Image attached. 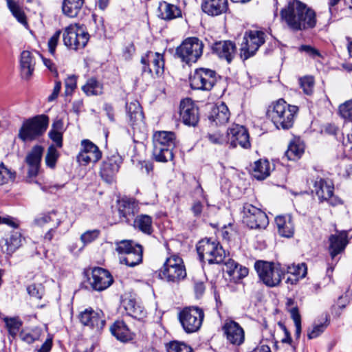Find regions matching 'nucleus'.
Masks as SVG:
<instances>
[{"instance_id":"nucleus-1","label":"nucleus","mask_w":352,"mask_h":352,"mask_svg":"<svg viewBox=\"0 0 352 352\" xmlns=\"http://www.w3.org/2000/svg\"><path fill=\"white\" fill-rule=\"evenodd\" d=\"M298 111L297 106L280 99L269 107L267 114L277 129L287 130L293 126Z\"/></svg>"},{"instance_id":"nucleus-2","label":"nucleus","mask_w":352,"mask_h":352,"mask_svg":"<svg viewBox=\"0 0 352 352\" xmlns=\"http://www.w3.org/2000/svg\"><path fill=\"white\" fill-rule=\"evenodd\" d=\"M280 14L281 20L292 30L298 31L306 28L308 8L300 1H289Z\"/></svg>"},{"instance_id":"nucleus-3","label":"nucleus","mask_w":352,"mask_h":352,"mask_svg":"<svg viewBox=\"0 0 352 352\" xmlns=\"http://www.w3.org/2000/svg\"><path fill=\"white\" fill-rule=\"evenodd\" d=\"M176 145L173 132L158 131L153 136V155L157 162H166L173 159V150Z\"/></svg>"},{"instance_id":"nucleus-4","label":"nucleus","mask_w":352,"mask_h":352,"mask_svg":"<svg viewBox=\"0 0 352 352\" xmlns=\"http://www.w3.org/2000/svg\"><path fill=\"white\" fill-rule=\"evenodd\" d=\"M254 267L260 280L270 287L279 285L285 274V269L278 263L258 261L255 263Z\"/></svg>"},{"instance_id":"nucleus-5","label":"nucleus","mask_w":352,"mask_h":352,"mask_svg":"<svg viewBox=\"0 0 352 352\" xmlns=\"http://www.w3.org/2000/svg\"><path fill=\"white\" fill-rule=\"evenodd\" d=\"M311 192L316 195L320 203L327 202L332 207L344 204V201L334 195V184L329 179L318 176L313 182Z\"/></svg>"},{"instance_id":"nucleus-6","label":"nucleus","mask_w":352,"mask_h":352,"mask_svg":"<svg viewBox=\"0 0 352 352\" xmlns=\"http://www.w3.org/2000/svg\"><path fill=\"white\" fill-rule=\"evenodd\" d=\"M197 251L201 261L206 260L208 263H221L226 258V251L215 239H204L197 245Z\"/></svg>"},{"instance_id":"nucleus-7","label":"nucleus","mask_w":352,"mask_h":352,"mask_svg":"<svg viewBox=\"0 0 352 352\" xmlns=\"http://www.w3.org/2000/svg\"><path fill=\"white\" fill-rule=\"evenodd\" d=\"M49 118L39 115L25 120L19 130V138L23 142L32 141L41 136L46 131Z\"/></svg>"},{"instance_id":"nucleus-8","label":"nucleus","mask_w":352,"mask_h":352,"mask_svg":"<svg viewBox=\"0 0 352 352\" xmlns=\"http://www.w3.org/2000/svg\"><path fill=\"white\" fill-rule=\"evenodd\" d=\"M158 276L169 283H177L186 276L183 260L178 255L173 254L166 258Z\"/></svg>"},{"instance_id":"nucleus-9","label":"nucleus","mask_w":352,"mask_h":352,"mask_svg":"<svg viewBox=\"0 0 352 352\" xmlns=\"http://www.w3.org/2000/svg\"><path fill=\"white\" fill-rule=\"evenodd\" d=\"M204 43L197 37L185 39L176 48V55L187 64L195 63L203 54Z\"/></svg>"},{"instance_id":"nucleus-10","label":"nucleus","mask_w":352,"mask_h":352,"mask_svg":"<svg viewBox=\"0 0 352 352\" xmlns=\"http://www.w3.org/2000/svg\"><path fill=\"white\" fill-rule=\"evenodd\" d=\"M204 318V311L197 307H186L179 314V322L184 330L188 333L199 331Z\"/></svg>"},{"instance_id":"nucleus-11","label":"nucleus","mask_w":352,"mask_h":352,"mask_svg":"<svg viewBox=\"0 0 352 352\" xmlns=\"http://www.w3.org/2000/svg\"><path fill=\"white\" fill-rule=\"evenodd\" d=\"M64 44L73 50L81 49L87 45L89 35L83 27L75 23L67 27L63 35Z\"/></svg>"},{"instance_id":"nucleus-12","label":"nucleus","mask_w":352,"mask_h":352,"mask_svg":"<svg viewBox=\"0 0 352 352\" xmlns=\"http://www.w3.org/2000/svg\"><path fill=\"white\" fill-rule=\"evenodd\" d=\"M217 81V74L214 70L200 67L196 69L190 77V87L193 89L210 91Z\"/></svg>"},{"instance_id":"nucleus-13","label":"nucleus","mask_w":352,"mask_h":352,"mask_svg":"<svg viewBox=\"0 0 352 352\" xmlns=\"http://www.w3.org/2000/svg\"><path fill=\"white\" fill-rule=\"evenodd\" d=\"M265 42V33L258 30H250L245 33L241 45V56L244 60L254 56Z\"/></svg>"},{"instance_id":"nucleus-14","label":"nucleus","mask_w":352,"mask_h":352,"mask_svg":"<svg viewBox=\"0 0 352 352\" xmlns=\"http://www.w3.org/2000/svg\"><path fill=\"white\" fill-rule=\"evenodd\" d=\"M242 212L243 222L251 229H263L268 225L267 214L253 205L245 204Z\"/></svg>"},{"instance_id":"nucleus-15","label":"nucleus","mask_w":352,"mask_h":352,"mask_svg":"<svg viewBox=\"0 0 352 352\" xmlns=\"http://www.w3.org/2000/svg\"><path fill=\"white\" fill-rule=\"evenodd\" d=\"M141 63L143 65L142 73H148L153 76V69L156 76H160L164 72V56L158 52H148L142 57Z\"/></svg>"},{"instance_id":"nucleus-16","label":"nucleus","mask_w":352,"mask_h":352,"mask_svg":"<svg viewBox=\"0 0 352 352\" xmlns=\"http://www.w3.org/2000/svg\"><path fill=\"white\" fill-rule=\"evenodd\" d=\"M227 142L232 147L240 146L243 148L250 147L248 130L242 125L233 124L227 131Z\"/></svg>"},{"instance_id":"nucleus-17","label":"nucleus","mask_w":352,"mask_h":352,"mask_svg":"<svg viewBox=\"0 0 352 352\" xmlns=\"http://www.w3.org/2000/svg\"><path fill=\"white\" fill-rule=\"evenodd\" d=\"M91 287L98 292L107 289L113 282L111 273L102 267H95L91 272V276L88 278Z\"/></svg>"},{"instance_id":"nucleus-18","label":"nucleus","mask_w":352,"mask_h":352,"mask_svg":"<svg viewBox=\"0 0 352 352\" xmlns=\"http://www.w3.org/2000/svg\"><path fill=\"white\" fill-rule=\"evenodd\" d=\"M179 115L182 122L187 126H195L199 122V109L195 103L190 98L181 101Z\"/></svg>"},{"instance_id":"nucleus-19","label":"nucleus","mask_w":352,"mask_h":352,"mask_svg":"<svg viewBox=\"0 0 352 352\" xmlns=\"http://www.w3.org/2000/svg\"><path fill=\"white\" fill-rule=\"evenodd\" d=\"M81 151L77 156L78 162L82 165L97 162L102 156L98 147L88 140H83L81 142Z\"/></svg>"},{"instance_id":"nucleus-20","label":"nucleus","mask_w":352,"mask_h":352,"mask_svg":"<svg viewBox=\"0 0 352 352\" xmlns=\"http://www.w3.org/2000/svg\"><path fill=\"white\" fill-rule=\"evenodd\" d=\"M80 322L96 331L101 330L104 324L105 320L101 311H94L92 309H86L79 314Z\"/></svg>"},{"instance_id":"nucleus-21","label":"nucleus","mask_w":352,"mask_h":352,"mask_svg":"<svg viewBox=\"0 0 352 352\" xmlns=\"http://www.w3.org/2000/svg\"><path fill=\"white\" fill-rule=\"evenodd\" d=\"M223 330L230 344L239 346L244 342V331L237 322L233 320L226 322L223 326Z\"/></svg>"},{"instance_id":"nucleus-22","label":"nucleus","mask_w":352,"mask_h":352,"mask_svg":"<svg viewBox=\"0 0 352 352\" xmlns=\"http://www.w3.org/2000/svg\"><path fill=\"white\" fill-rule=\"evenodd\" d=\"M43 148L41 146L36 145L25 157V162L29 166L28 176L34 177L37 175L43 156Z\"/></svg>"},{"instance_id":"nucleus-23","label":"nucleus","mask_w":352,"mask_h":352,"mask_svg":"<svg viewBox=\"0 0 352 352\" xmlns=\"http://www.w3.org/2000/svg\"><path fill=\"white\" fill-rule=\"evenodd\" d=\"M138 212V204L133 200H121L118 204V213L120 221L131 224L135 215Z\"/></svg>"},{"instance_id":"nucleus-24","label":"nucleus","mask_w":352,"mask_h":352,"mask_svg":"<svg viewBox=\"0 0 352 352\" xmlns=\"http://www.w3.org/2000/svg\"><path fill=\"white\" fill-rule=\"evenodd\" d=\"M347 236L348 234L346 231L338 232L329 236V251L333 259L344 250L348 243Z\"/></svg>"},{"instance_id":"nucleus-25","label":"nucleus","mask_w":352,"mask_h":352,"mask_svg":"<svg viewBox=\"0 0 352 352\" xmlns=\"http://www.w3.org/2000/svg\"><path fill=\"white\" fill-rule=\"evenodd\" d=\"M212 50L220 58H223L230 63L235 56L236 47L230 41H221L213 45Z\"/></svg>"},{"instance_id":"nucleus-26","label":"nucleus","mask_w":352,"mask_h":352,"mask_svg":"<svg viewBox=\"0 0 352 352\" xmlns=\"http://www.w3.org/2000/svg\"><path fill=\"white\" fill-rule=\"evenodd\" d=\"M25 239L18 230H12L10 234L1 241V248L8 254L11 255L22 245Z\"/></svg>"},{"instance_id":"nucleus-27","label":"nucleus","mask_w":352,"mask_h":352,"mask_svg":"<svg viewBox=\"0 0 352 352\" xmlns=\"http://www.w3.org/2000/svg\"><path fill=\"white\" fill-rule=\"evenodd\" d=\"M203 11L210 16H219L228 9V0H205L201 6Z\"/></svg>"},{"instance_id":"nucleus-28","label":"nucleus","mask_w":352,"mask_h":352,"mask_svg":"<svg viewBox=\"0 0 352 352\" xmlns=\"http://www.w3.org/2000/svg\"><path fill=\"white\" fill-rule=\"evenodd\" d=\"M157 16L163 20L170 21L181 17L182 11L180 8L175 5L166 1H162L159 3Z\"/></svg>"},{"instance_id":"nucleus-29","label":"nucleus","mask_w":352,"mask_h":352,"mask_svg":"<svg viewBox=\"0 0 352 352\" xmlns=\"http://www.w3.org/2000/svg\"><path fill=\"white\" fill-rule=\"evenodd\" d=\"M230 116V111L224 102L216 105L212 109L209 115V120L216 125L226 124Z\"/></svg>"},{"instance_id":"nucleus-30","label":"nucleus","mask_w":352,"mask_h":352,"mask_svg":"<svg viewBox=\"0 0 352 352\" xmlns=\"http://www.w3.org/2000/svg\"><path fill=\"white\" fill-rule=\"evenodd\" d=\"M197 190L200 194L202 200L194 199L190 205V211L196 219H200L205 210V205L210 206L208 195L205 193L200 184L198 185Z\"/></svg>"},{"instance_id":"nucleus-31","label":"nucleus","mask_w":352,"mask_h":352,"mask_svg":"<svg viewBox=\"0 0 352 352\" xmlns=\"http://www.w3.org/2000/svg\"><path fill=\"white\" fill-rule=\"evenodd\" d=\"M307 270V265L305 263L287 265L285 272L288 275L286 283L292 285L296 284L300 278L305 276Z\"/></svg>"},{"instance_id":"nucleus-32","label":"nucleus","mask_w":352,"mask_h":352,"mask_svg":"<svg viewBox=\"0 0 352 352\" xmlns=\"http://www.w3.org/2000/svg\"><path fill=\"white\" fill-rule=\"evenodd\" d=\"M110 331L118 340L126 342L131 340L133 338V333L122 320H116L111 326Z\"/></svg>"},{"instance_id":"nucleus-33","label":"nucleus","mask_w":352,"mask_h":352,"mask_svg":"<svg viewBox=\"0 0 352 352\" xmlns=\"http://www.w3.org/2000/svg\"><path fill=\"white\" fill-rule=\"evenodd\" d=\"M21 75L24 79H29L34 70L35 61L29 51H23L20 59Z\"/></svg>"},{"instance_id":"nucleus-34","label":"nucleus","mask_w":352,"mask_h":352,"mask_svg":"<svg viewBox=\"0 0 352 352\" xmlns=\"http://www.w3.org/2000/svg\"><path fill=\"white\" fill-rule=\"evenodd\" d=\"M120 159H109L103 162L100 170V175L107 182H111L113 176L120 168Z\"/></svg>"},{"instance_id":"nucleus-35","label":"nucleus","mask_w":352,"mask_h":352,"mask_svg":"<svg viewBox=\"0 0 352 352\" xmlns=\"http://www.w3.org/2000/svg\"><path fill=\"white\" fill-rule=\"evenodd\" d=\"M278 232L281 236L289 238L294 234V224L289 216H278L275 219Z\"/></svg>"},{"instance_id":"nucleus-36","label":"nucleus","mask_w":352,"mask_h":352,"mask_svg":"<svg viewBox=\"0 0 352 352\" xmlns=\"http://www.w3.org/2000/svg\"><path fill=\"white\" fill-rule=\"evenodd\" d=\"M252 175L258 180L266 179L270 174V164L267 160L254 162L251 170Z\"/></svg>"},{"instance_id":"nucleus-37","label":"nucleus","mask_w":352,"mask_h":352,"mask_svg":"<svg viewBox=\"0 0 352 352\" xmlns=\"http://www.w3.org/2000/svg\"><path fill=\"white\" fill-rule=\"evenodd\" d=\"M133 222V227L142 232L148 235L153 232V219L149 215H138Z\"/></svg>"},{"instance_id":"nucleus-38","label":"nucleus","mask_w":352,"mask_h":352,"mask_svg":"<svg viewBox=\"0 0 352 352\" xmlns=\"http://www.w3.org/2000/svg\"><path fill=\"white\" fill-rule=\"evenodd\" d=\"M84 3L85 0H63L62 11L68 17H76L80 12Z\"/></svg>"},{"instance_id":"nucleus-39","label":"nucleus","mask_w":352,"mask_h":352,"mask_svg":"<svg viewBox=\"0 0 352 352\" xmlns=\"http://www.w3.org/2000/svg\"><path fill=\"white\" fill-rule=\"evenodd\" d=\"M126 112L131 125L142 122L144 114L138 101L133 100L126 103Z\"/></svg>"},{"instance_id":"nucleus-40","label":"nucleus","mask_w":352,"mask_h":352,"mask_svg":"<svg viewBox=\"0 0 352 352\" xmlns=\"http://www.w3.org/2000/svg\"><path fill=\"white\" fill-rule=\"evenodd\" d=\"M142 253L143 249L142 245H136V248L131 253H129L125 257H120V263L131 267H135L142 263Z\"/></svg>"},{"instance_id":"nucleus-41","label":"nucleus","mask_w":352,"mask_h":352,"mask_svg":"<svg viewBox=\"0 0 352 352\" xmlns=\"http://www.w3.org/2000/svg\"><path fill=\"white\" fill-rule=\"evenodd\" d=\"M329 324V317L327 314H322L312 324V329L309 331V339L316 338L321 335Z\"/></svg>"},{"instance_id":"nucleus-42","label":"nucleus","mask_w":352,"mask_h":352,"mask_svg":"<svg viewBox=\"0 0 352 352\" xmlns=\"http://www.w3.org/2000/svg\"><path fill=\"white\" fill-rule=\"evenodd\" d=\"M285 305L286 309L294 322L296 336L298 338L301 333V318L298 309L296 306H294V300L292 298H287Z\"/></svg>"},{"instance_id":"nucleus-43","label":"nucleus","mask_w":352,"mask_h":352,"mask_svg":"<svg viewBox=\"0 0 352 352\" xmlns=\"http://www.w3.org/2000/svg\"><path fill=\"white\" fill-rule=\"evenodd\" d=\"M305 152V146L299 142L290 143L287 150L285 151L283 158L288 160L296 161L301 157Z\"/></svg>"},{"instance_id":"nucleus-44","label":"nucleus","mask_w":352,"mask_h":352,"mask_svg":"<svg viewBox=\"0 0 352 352\" xmlns=\"http://www.w3.org/2000/svg\"><path fill=\"white\" fill-rule=\"evenodd\" d=\"M82 90L88 96H98L102 93L103 85L94 78L87 80L86 84L82 86Z\"/></svg>"},{"instance_id":"nucleus-45","label":"nucleus","mask_w":352,"mask_h":352,"mask_svg":"<svg viewBox=\"0 0 352 352\" xmlns=\"http://www.w3.org/2000/svg\"><path fill=\"white\" fill-rule=\"evenodd\" d=\"M35 223L39 226H45L49 224L50 228L52 226L58 228L60 224V220L58 217L57 213L53 211L37 217L35 219Z\"/></svg>"},{"instance_id":"nucleus-46","label":"nucleus","mask_w":352,"mask_h":352,"mask_svg":"<svg viewBox=\"0 0 352 352\" xmlns=\"http://www.w3.org/2000/svg\"><path fill=\"white\" fill-rule=\"evenodd\" d=\"M136 245L132 241L122 240L116 243V250L119 255V261L120 257H125L129 253H131L136 248Z\"/></svg>"},{"instance_id":"nucleus-47","label":"nucleus","mask_w":352,"mask_h":352,"mask_svg":"<svg viewBox=\"0 0 352 352\" xmlns=\"http://www.w3.org/2000/svg\"><path fill=\"white\" fill-rule=\"evenodd\" d=\"M127 314L134 318L142 319L146 316V311L133 300H129L125 305Z\"/></svg>"},{"instance_id":"nucleus-48","label":"nucleus","mask_w":352,"mask_h":352,"mask_svg":"<svg viewBox=\"0 0 352 352\" xmlns=\"http://www.w3.org/2000/svg\"><path fill=\"white\" fill-rule=\"evenodd\" d=\"M7 5L13 16L23 25H27L25 13L20 6L14 0H6Z\"/></svg>"},{"instance_id":"nucleus-49","label":"nucleus","mask_w":352,"mask_h":352,"mask_svg":"<svg viewBox=\"0 0 352 352\" xmlns=\"http://www.w3.org/2000/svg\"><path fill=\"white\" fill-rule=\"evenodd\" d=\"M4 322L8 333L14 338L22 326V321L18 318H5Z\"/></svg>"},{"instance_id":"nucleus-50","label":"nucleus","mask_w":352,"mask_h":352,"mask_svg":"<svg viewBox=\"0 0 352 352\" xmlns=\"http://www.w3.org/2000/svg\"><path fill=\"white\" fill-rule=\"evenodd\" d=\"M63 126L61 121H57L53 124L52 129L49 132L51 140L56 143V146L61 148L63 146V135L59 131Z\"/></svg>"},{"instance_id":"nucleus-51","label":"nucleus","mask_w":352,"mask_h":352,"mask_svg":"<svg viewBox=\"0 0 352 352\" xmlns=\"http://www.w3.org/2000/svg\"><path fill=\"white\" fill-rule=\"evenodd\" d=\"M59 157L60 153L56 147L54 145L50 146L45 157L46 166L54 169L56 167V162Z\"/></svg>"},{"instance_id":"nucleus-52","label":"nucleus","mask_w":352,"mask_h":352,"mask_svg":"<svg viewBox=\"0 0 352 352\" xmlns=\"http://www.w3.org/2000/svg\"><path fill=\"white\" fill-rule=\"evenodd\" d=\"M42 331L40 329L36 328L31 331H22L20 334V338L23 342L28 344H32L40 339Z\"/></svg>"},{"instance_id":"nucleus-53","label":"nucleus","mask_w":352,"mask_h":352,"mask_svg":"<svg viewBox=\"0 0 352 352\" xmlns=\"http://www.w3.org/2000/svg\"><path fill=\"white\" fill-rule=\"evenodd\" d=\"M309 59H313L316 63L317 69H320L326 60L327 54L324 52H320L316 48L309 46Z\"/></svg>"},{"instance_id":"nucleus-54","label":"nucleus","mask_w":352,"mask_h":352,"mask_svg":"<svg viewBox=\"0 0 352 352\" xmlns=\"http://www.w3.org/2000/svg\"><path fill=\"white\" fill-rule=\"evenodd\" d=\"M167 352H192V349L184 342L173 341L168 344Z\"/></svg>"},{"instance_id":"nucleus-55","label":"nucleus","mask_w":352,"mask_h":352,"mask_svg":"<svg viewBox=\"0 0 352 352\" xmlns=\"http://www.w3.org/2000/svg\"><path fill=\"white\" fill-rule=\"evenodd\" d=\"M339 114L344 120H352V100L340 105Z\"/></svg>"},{"instance_id":"nucleus-56","label":"nucleus","mask_w":352,"mask_h":352,"mask_svg":"<svg viewBox=\"0 0 352 352\" xmlns=\"http://www.w3.org/2000/svg\"><path fill=\"white\" fill-rule=\"evenodd\" d=\"M27 292L32 297L41 299L44 294V287L41 284L33 283L27 287Z\"/></svg>"},{"instance_id":"nucleus-57","label":"nucleus","mask_w":352,"mask_h":352,"mask_svg":"<svg viewBox=\"0 0 352 352\" xmlns=\"http://www.w3.org/2000/svg\"><path fill=\"white\" fill-rule=\"evenodd\" d=\"M14 177V173L8 169L3 164L0 165V185L13 180Z\"/></svg>"},{"instance_id":"nucleus-58","label":"nucleus","mask_w":352,"mask_h":352,"mask_svg":"<svg viewBox=\"0 0 352 352\" xmlns=\"http://www.w3.org/2000/svg\"><path fill=\"white\" fill-rule=\"evenodd\" d=\"M100 234L98 230H88L80 236V240L84 245L88 244L96 240Z\"/></svg>"},{"instance_id":"nucleus-59","label":"nucleus","mask_w":352,"mask_h":352,"mask_svg":"<svg viewBox=\"0 0 352 352\" xmlns=\"http://www.w3.org/2000/svg\"><path fill=\"white\" fill-rule=\"evenodd\" d=\"M77 77L75 75L68 76L65 80V94L71 95L76 87Z\"/></svg>"},{"instance_id":"nucleus-60","label":"nucleus","mask_w":352,"mask_h":352,"mask_svg":"<svg viewBox=\"0 0 352 352\" xmlns=\"http://www.w3.org/2000/svg\"><path fill=\"white\" fill-rule=\"evenodd\" d=\"M60 30L56 31L48 41L49 52L52 55H54L56 51V47L58 44V40L60 36Z\"/></svg>"},{"instance_id":"nucleus-61","label":"nucleus","mask_w":352,"mask_h":352,"mask_svg":"<svg viewBox=\"0 0 352 352\" xmlns=\"http://www.w3.org/2000/svg\"><path fill=\"white\" fill-rule=\"evenodd\" d=\"M248 272L247 267L239 265L235 270L230 271V276H232L233 278L241 279L248 276Z\"/></svg>"},{"instance_id":"nucleus-62","label":"nucleus","mask_w":352,"mask_h":352,"mask_svg":"<svg viewBox=\"0 0 352 352\" xmlns=\"http://www.w3.org/2000/svg\"><path fill=\"white\" fill-rule=\"evenodd\" d=\"M208 138L212 143L216 144H222L227 142V140L223 137V135L219 133H214L213 134H210L208 135Z\"/></svg>"},{"instance_id":"nucleus-63","label":"nucleus","mask_w":352,"mask_h":352,"mask_svg":"<svg viewBox=\"0 0 352 352\" xmlns=\"http://www.w3.org/2000/svg\"><path fill=\"white\" fill-rule=\"evenodd\" d=\"M338 131V127L333 124H327L322 129V132L329 135H336Z\"/></svg>"},{"instance_id":"nucleus-64","label":"nucleus","mask_w":352,"mask_h":352,"mask_svg":"<svg viewBox=\"0 0 352 352\" xmlns=\"http://www.w3.org/2000/svg\"><path fill=\"white\" fill-rule=\"evenodd\" d=\"M52 338H47L41 346L37 350L38 352H50L52 347Z\"/></svg>"}]
</instances>
